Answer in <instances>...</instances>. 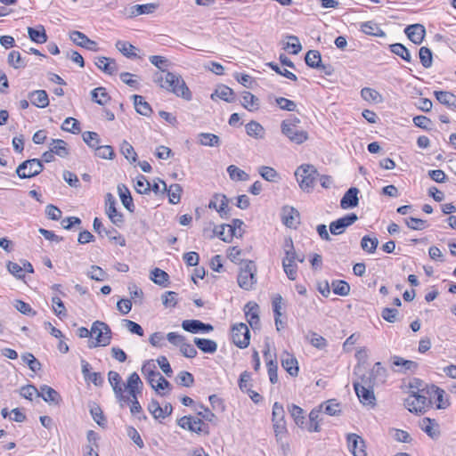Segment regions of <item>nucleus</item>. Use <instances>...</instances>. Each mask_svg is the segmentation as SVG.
Segmentation results:
<instances>
[{
    "label": "nucleus",
    "instance_id": "5",
    "mask_svg": "<svg viewBox=\"0 0 456 456\" xmlns=\"http://www.w3.org/2000/svg\"><path fill=\"white\" fill-rule=\"evenodd\" d=\"M404 406L416 414H423L431 407V398L426 394V390L422 394L409 395L404 400Z\"/></svg>",
    "mask_w": 456,
    "mask_h": 456
},
{
    "label": "nucleus",
    "instance_id": "18",
    "mask_svg": "<svg viewBox=\"0 0 456 456\" xmlns=\"http://www.w3.org/2000/svg\"><path fill=\"white\" fill-rule=\"evenodd\" d=\"M148 411L152 414L154 419H159L171 415L173 407L169 403L161 407L157 400L152 399L148 405Z\"/></svg>",
    "mask_w": 456,
    "mask_h": 456
},
{
    "label": "nucleus",
    "instance_id": "31",
    "mask_svg": "<svg viewBox=\"0 0 456 456\" xmlns=\"http://www.w3.org/2000/svg\"><path fill=\"white\" fill-rule=\"evenodd\" d=\"M420 428L432 439H436L440 436L439 426L435 419L424 418L421 421Z\"/></svg>",
    "mask_w": 456,
    "mask_h": 456
},
{
    "label": "nucleus",
    "instance_id": "15",
    "mask_svg": "<svg viewBox=\"0 0 456 456\" xmlns=\"http://www.w3.org/2000/svg\"><path fill=\"white\" fill-rule=\"evenodd\" d=\"M93 227L94 232H96L100 235L103 232L110 240L117 242L121 247H124L126 245L125 238L122 235H120L115 228L111 227L110 229H105L102 225V221L98 217H95L94 219Z\"/></svg>",
    "mask_w": 456,
    "mask_h": 456
},
{
    "label": "nucleus",
    "instance_id": "13",
    "mask_svg": "<svg viewBox=\"0 0 456 456\" xmlns=\"http://www.w3.org/2000/svg\"><path fill=\"white\" fill-rule=\"evenodd\" d=\"M116 199L111 193H107L105 196L106 214L112 224L117 226H121L124 223L123 214L118 212L116 208Z\"/></svg>",
    "mask_w": 456,
    "mask_h": 456
},
{
    "label": "nucleus",
    "instance_id": "38",
    "mask_svg": "<svg viewBox=\"0 0 456 456\" xmlns=\"http://www.w3.org/2000/svg\"><path fill=\"white\" fill-rule=\"evenodd\" d=\"M132 98L136 112L142 116L149 117L152 112V109L151 105L144 101V98L138 94H134Z\"/></svg>",
    "mask_w": 456,
    "mask_h": 456
},
{
    "label": "nucleus",
    "instance_id": "26",
    "mask_svg": "<svg viewBox=\"0 0 456 456\" xmlns=\"http://www.w3.org/2000/svg\"><path fill=\"white\" fill-rule=\"evenodd\" d=\"M159 182L162 184V192L167 193L168 200L171 204H177L181 200V193L183 191V188L178 183H173L167 188V183L159 179Z\"/></svg>",
    "mask_w": 456,
    "mask_h": 456
},
{
    "label": "nucleus",
    "instance_id": "64",
    "mask_svg": "<svg viewBox=\"0 0 456 456\" xmlns=\"http://www.w3.org/2000/svg\"><path fill=\"white\" fill-rule=\"evenodd\" d=\"M61 129L72 134H78L81 131L80 123L73 118H67L61 125Z\"/></svg>",
    "mask_w": 456,
    "mask_h": 456
},
{
    "label": "nucleus",
    "instance_id": "42",
    "mask_svg": "<svg viewBox=\"0 0 456 456\" xmlns=\"http://www.w3.org/2000/svg\"><path fill=\"white\" fill-rule=\"evenodd\" d=\"M246 133L248 135L256 139H262L265 137V128L256 121H250L246 125Z\"/></svg>",
    "mask_w": 456,
    "mask_h": 456
},
{
    "label": "nucleus",
    "instance_id": "50",
    "mask_svg": "<svg viewBox=\"0 0 456 456\" xmlns=\"http://www.w3.org/2000/svg\"><path fill=\"white\" fill-rule=\"evenodd\" d=\"M215 199L218 200V213L222 218H228L230 208H228L229 200L224 194H215Z\"/></svg>",
    "mask_w": 456,
    "mask_h": 456
},
{
    "label": "nucleus",
    "instance_id": "61",
    "mask_svg": "<svg viewBox=\"0 0 456 456\" xmlns=\"http://www.w3.org/2000/svg\"><path fill=\"white\" fill-rule=\"evenodd\" d=\"M134 189L140 194H146L151 191V183L144 175H139L136 177Z\"/></svg>",
    "mask_w": 456,
    "mask_h": 456
},
{
    "label": "nucleus",
    "instance_id": "19",
    "mask_svg": "<svg viewBox=\"0 0 456 456\" xmlns=\"http://www.w3.org/2000/svg\"><path fill=\"white\" fill-rule=\"evenodd\" d=\"M392 368L395 371L406 373L407 371H415L418 369V363L414 361L405 360L403 357L394 355L391 357Z\"/></svg>",
    "mask_w": 456,
    "mask_h": 456
},
{
    "label": "nucleus",
    "instance_id": "48",
    "mask_svg": "<svg viewBox=\"0 0 456 456\" xmlns=\"http://www.w3.org/2000/svg\"><path fill=\"white\" fill-rule=\"evenodd\" d=\"M92 100L99 105H105L110 97L104 87H97L91 92Z\"/></svg>",
    "mask_w": 456,
    "mask_h": 456
},
{
    "label": "nucleus",
    "instance_id": "58",
    "mask_svg": "<svg viewBox=\"0 0 456 456\" xmlns=\"http://www.w3.org/2000/svg\"><path fill=\"white\" fill-rule=\"evenodd\" d=\"M120 151L131 163L137 160V154L134 151V147L128 142L123 141L120 146Z\"/></svg>",
    "mask_w": 456,
    "mask_h": 456
},
{
    "label": "nucleus",
    "instance_id": "49",
    "mask_svg": "<svg viewBox=\"0 0 456 456\" xmlns=\"http://www.w3.org/2000/svg\"><path fill=\"white\" fill-rule=\"evenodd\" d=\"M305 61L307 66L314 69H318L322 66L321 53L316 50H310L306 53Z\"/></svg>",
    "mask_w": 456,
    "mask_h": 456
},
{
    "label": "nucleus",
    "instance_id": "47",
    "mask_svg": "<svg viewBox=\"0 0 456 456\" xmlns=\"http://www.w3.org/2000/svg\"><path fill=\"white\" fill-rule=\"evenodd\" d=\"M116 48L127 58H136V48L126 41L118 40L116 43Z\"/></svg>",
    "mask_w": 456,
    "mask_h": 456
},
{
    "label": "nucleus",
    "instance_id": "43",
    "mask_svg": "<svg viewBox=\"0 0 456 456\" xmlns=\"http://www.w3.org/2000/svg\"><path fill=\"white\" fill-rule=\"evenodd\" d=\"M28 34L30 40L37 44H44L47 41V35L43 26L38 28L28 27Z\"/></svg>",
    "mask_w": 456,
    "mask_h": 456
},
{
    "label": "nucleus",
    "instance_id": "40",
    "mask_svg": "<svg viewBox=\"0 0 456 456\" xmlns=\"http://www.w3.org/2000/svg\"><path fill=\"white\" fill-rule=\"evenodd\" d=\"M362 98L370 103H381L384 98L377 90L370 87H364L361 90Z\"/></svg>",
    "mask_w": 456,
    "mask_h": 456
},
{
    "label": "nucleus",
    "instance_id": "56",
    "mask_svg": "<svg viewBox=\"0 0 456 456\" xmlns=\"http://www.w3.org/2000/svg\"><path fill=\"white\" fill-rule=\"evenodd\" d=\"M90 413L94 419V420L101 427H104L106 424V419L103 415V412L101 409V407L95 403H93L90 405Z\"/></svg>",
    "mask_w": 456,
    "mask_h": 456
},
{
    "label": "nucleus",
    "instance_id": "16",
    "mask_svg": "<svg viewBox=\"0 0 456 456\" xmlns=\"http://www.w3.org/2000/svg\"><path fill=\"white\" fill-rule=\"evenodd\" d=\"M182 328L188 332L196 333H208L214 330V327L209 323H204L200 320H184L182 322Z\"/></svg>",
    "mask_w": 456,
    "mask_h": 456
},
{
    "label": "nucleus",
    "instance_id": "51",
    "mask_svg": "<svg viewBox=\"0 0 456 456\" xmlns=\"http://www.w3.org/2000/svg\"><path fill=\"white\" fill-rule=\"evenodd\" d=\"M168 274L159 268H154L151 273V280L154 283L163 287H167L166 282L168 281Z\"/></svg>",
    "mask_w": 456,
    "mask_h": 456
},
{
    "label": "nucleus",
    "instance_id": "6",
    "mask_svg": "<svg viewBox=\"0 0 456 456\" xmlns=\"http://www.w3.org/2000/svg\"><path fill=\"white\" fill-rule=\"evenodd\" d=\"M92 334H95V341H92L89 344V347L96 346H106L110 345L111 340V330L105 322L101 321H95L92 324L91 328Z\"/></svg>",
    "mask_w": 456,
    "mask_h": 456
},
{
    "label": "nucleus",
    "instance_id": "46",
    "mask_svg": "<svg viewBox=\"0 0 456 456\" xmlns=\"http://www.w3.org/2000/svg\"><path fill=\"white\" fill-rule=\"evenodd\" d=\"M241 104L248 110L253 111L259 108V100L253 94L245 92L242 96Z\"/></svg>",
    "mask_w": 456,
    "mask_h": 456
},
{
    "label": "nucleus",
    "instance_id": "55",
    "mask_svg": "<svg viewBox=\"0 0 456 456\" xmlns=\"http://www.w3.org/2000/svg\"><path fill=\"white\" fill-rule=\"evenodd\" d=\"M243 225V221L238 218H234L232 221L231 224H226V228H228V235L231 238V240L232 238L235 237H241L242 236V231L241 226Z\"/></svg>",
    "mask_w": 456,
    "mask_h": 456
},
{
    "label": "nucleus",
    "instance_id": "34",
    "mask_svg": "<svg viewBox=\"0 0 456 456\" xmlns=\"http://www.w3.org/2000/svg\"><path fill=\"white\" fill-rule=\"evenodd\" d=\"M299 213L294 208H283V216L282 222L283 224L289 228H296L298 224Z\"/></svg>",
    "mask_w": 456,
    "mask_h": 456
},
{
    "label": "nucleus",
    "instance_id": "29",
    "mask_svg": "<svg viewBox=\"0 0 456 456\" xmlns=\"http://www.w3.org/2000/svg\"><path fill=\"white\" fill-rule=\"evenodd\" d=\"M94 64L99 69L108 75H113L118 70L115 60L104 56L97 57Z\"/></svg>",
    "mask_w": 456,
    "mask_h": 456
},
{
    "label": "nucleus",
    "instance_id": "45",
    "mask_svg": "<svg viewBox=\"0 0 456 456\" xmlns=\"http://www.w3.org/2000/svg\"><path fill=\"white\" fill-rule=\"evenodd\" d=\"M142 387L143 383L136 372L129 375L126 385L128 392H142Z\"/></svg>",
    "mask_w": 456,
    "mask_h": 456
},
{
    "label": "nucleus",
    "instance_id": "2",
    "mask_svg": "<svg viewBox=\"0 0 456 456\" xmlns=\"http://www.w3.org/2000/svg\"><path fill=\"white\" fill-rule=\"evenodd\" d=\"M283 250L285 253V256L282 259L283 270L289 280L295 281L297 279V265L295 264L297 254L290 237L285 239Z\"/></svg>",
    "mask_w": 456,
    "mask_h": 456
},
{
    "label": "nucleus",
    "instance_id": "1",
    "mask_svg": "<svg viewBox=\"0 0 456 456\" xmlns=\"http://www.w3.org/2000/svg\"><path fill=\"white\" fill-rule=\"evenodd\" d=\"M154 81L159 84L162 88L175 94L178 97L187 101L191 99V93L180 75L167 72L164 77L161 73H156Z\"/></svg>",
    "mask_w": 456,
    "mask_h": 456
},
{
    "label": "nucleus",
    "instance_id": "14",
    "mask_svg": "<svg viewBox=\"0 0 456 456\" xmlns=\"http://www.w3.org/2000/svg\"><path fill=\"white\" fill-rule=\"evenodd\" d=\"M348 451L354 456H367L365 442L356 434H348L346 436Z\"/></svg>",
    "mask_w": 456,
    "mask_h": 456
},
{
    "label": "nucleus",
    "instance_id": "54",
    "mask_svg": "<svg viewBox=\"0 0 456 456\" xmlns=\"http://www.w3.org/2000/svg\"><path fill=\"white\" fill-rule=\"evenodd\" d=\"M379 245V240L376 237L365 235L362 238L361 248L368 253H374Z\"/></svg>",
    "mask_w": 456,
    "mask_h": 456
},
{
    "label": "nucleus",
    "instance_id": "32",
    "mask_svg": "<svg viewBox=\"0 0 456 456\" xmlns=\"http://www.w3.org/2000/svg\"><path fill=\"white\" fill-rule=\"evenodd\" d=\"M436 100L452 110H456V95L448 91H435Z\"/></svg>",
    "mask_w": 456,
    "mask_h": 456
},
{
    "label": "nucleus",
    "instance_id": "33",
    "mask_svg": "<svg viewBox=\"0 0 456 456\" xmlns=\"http://www.w3.org/2000/svg\"><path fill=\"white\" fill-rule=\"evenodd\" d=\"M323 414L329 416H338L342 411L341 404L336 399H330L320 405Z\"/></svg>",
    "mask_w": 456,
    "mask_h": 456
},
{
    "label": "nucleus",
    "instance_id": "30",
    "mask_svg": "<svg viewBox=\"0 0 456 456\" xmlns=\"http://www.w3.org/2000/svg\"><path fill=\"white\" fill-rule=\"evenodd\" d=\"M28 99L37 108H45L49 105L48 94L45 90H35L29 93Z\"/></svg>",
    "mask_w": 456,
    "mask_h": 456
},
{
    "label": "nucleus",
    "instance_id": "41",
    "mask_svg": "<svg viewBox=\"0 0 456 456\" xmlns=\"http://www.w3.org/2000/svg\"><path fill=\"white\" fill-rule=\"evenodd\" d=\"M50 148L55 155L61 158H65L69 154L67 142L61 139H52Z\"/></svg>",
    "mask_w": 456,
    "mask_h": 456
},
{
    "label": "nucleus",
    "instance_id": "28",
    "mask_svg": "<svg viewBox=\"0 0 456 456\" xmlns=\"http://www.w3.org/2000/svg\"><path fill=\"white\" fill-rule=\"evenodd\" d=\"M82 373L86 380H90L94 386H102L104 380L101 373L90 372L91 366L86 360H81Z\"/></svg>",
    "mask_w": 456,
    "mask_h": 456
},
{
    "label": "nucleus",
    "instance_id": "4",
    "mask_svg": "<svg viewBox=\"0 0 456 456\" xmlns=\"http://www.w3.org/2000/svg\"><path fill=\"white\" fill-rule=\"evenodd\" d=\"M237 282L240 288L245 290L253 289L256 283V266L253 261H244V265L240 267L238 274Z\"/></svg>",
    "mask_w": 456,
    "mask_h": 456
},
{
    "label": "nucleus",
    "instance_id": "17",
    "mask_svg": "<svg viewBox=\"0 0 456 456\" xmlns=\"http://www.w3.org/2000/svg\"><path fill=\"white\" fill-rule=\"evenodd\" d=\"M69 37L73 43L78 46L84 47L93 52L99 51L97 43L88 38L84 33L80 31H72L69 35Z\"/></svg>",
    "mask_w": 456,
    "mask_h": 456
},
{
    "label": "nucleus",
    "instance_id": "39",
    "mask_svg": "<svg viewBox=\"0 0 456 456\" xmlns=\"http://www.w3.org/2000/svg\"><path fill=\"white\" fill-rule=\"evenodd\" d=\"M361 30L369 36L384 37L386 33L379 28V24L373 20L362 22L361 24Z\"/></svg>",
    "mask_w": 456,
    "mask_h": 456
},
{
    "label": "nucleus",
    "instance_id": "3",
    "mask_svg": "<svg viewBox=\"0 0 456 456\" xmlns=\"http://www.w3.org/2000/svg\"><path fill=\"white\" fill-rule=\"evenodd\" d=\"M297 181L303 191H310L316 183L319 174L312 165H302L296 172Z\"/></svg>",
    "mask_w": 456,
    "mask_h": 456
},
{
    "label": "nucleus",
    "instance_id": "22",
    "mask_svg": "<svg viewBox=\"0 0 456 456\" xmlns=\"http://www.w3.org/2000/svg\"><path fill=\"white\" fill-rule=\"evenodd\" d=\"M404 32L412 43L419 45L424 39L426 29L423 25L417 23L407 26Z\"/></svg>",
    "mask_w": 456,
    "mask_h": 456
},
{
    "label": "nucleus",
    "instance_id": "7",
    "mask_svg": "<svg viewBox=\"0 0 456 456\" xmlns=\"http://www.w3.org/2000/svg\"><path fill=\"white\" fill-rule=\"evenodd\" d=\"M142 372L154 390L159 391L170 388V382L155 370V366H151L150 363H144L142 367Z\"/></svg>",
    "mask_w": 456,
    "mask_h": 456
},
{
    "label": "nucleus",
    "instance_id": "25",
    "mask_svg": "<svg viewBox=\"0 0 456 456\" xmlns=\"http://www.w3.org/2000/svg\"><path fill=\"white\" fill-rule=\"evenodd\" d=\"M281 366L292 377L298 375L299 368L297 358L288 352H284L281 356Z\"/></svg>",
    "mask_w": 456,
    "mask_h": 456
},
{
    "label": "nucleus",
    "instance_id": "62",
    "mask_svg": "<svg viewBox=\"0 0 456 456\" xmlns=\"http://www.w3.org/2000/svg\"><path fill=\"white\" fill-rule=\"evenodd\" d=\"M289 411L291 417L294 419L296 424L302 427L305 423V417L302 408L296 404L289 405Z\"/></svg>",
    "mask_w": 456,
    "mask_h": 456
},
{
    "label": "nucleus",
    "instance_id": "27",
    "mask_svg": "<svg viewBox=\"0 0 456 456\" xmlns=\"http://www.w3.org/2000/svg\"><path fill=\"white\" fill-rule=\"evenodd\" d=\"M159 4L158 3L133 5L129 9V17L134 18L142 14L153 13L159 8Z\"/></svg>",
    "mask_w": 456,
    "mask_h": 456
},
{
    "label": "nucleus",
    "instance_id": "44",
    "mask_svg": "<svg viewBox=\"0 0 456 456\" xmlns=\"http://www.w3.org/2000/svg\"><path fill=\"white\" fill-rule=\"evenodd\" d=\"M7 62L15 69H23L27 65L26 61L21 57L20 52L14 50L9 53Z\"/></svg>",
    "mask_w": 456,
    "mask_h": 456
},
{
    "label": "nucleus",
    "instance_id": "53",
    "mask_svg": "<svg viewBox=\"0 0 456 456\" xmlns=\"http://www.w3.org/2000/svg\"><path fill=\"white\" fill-rule=\"evenodd\" d=\"M390 50L395 55L401 57L403 60L410 62L411 61V56L409 50L402 44L395 43L390 45Z\"/></svg>",
    "mask_w": 456,
    "mask_h": 456
},
{
    "label": "nucleus",
    "instance_id": "12",
    "mask_svg": "<svg viewBox=\"0 0 456 456\" xmlns=\"http://www.w3.org/2000/svg\"><path fill=\"white\" fill-rule=\"evenodd\" d=\"M290 126L293 125L289 122L281 123V133L288 137L290 142L301 144L307 140L308 134L305 131Z\"/></svg>",
    "mask_w": 456,
    "mask_h": 456
},
{
    "label": "nucleus",
    "instance_id": "10",
    "mask_svg": "<svg viewBox=\"0 0 456 456\" xmlns=\"http://www.w3.org/2000/svg\"><path fill=\"white\" fill-rule=\"evenodd\" d=\"M232 339L238 347H248L250 341V332L248 326L243 322L233 325L232 328Z\"/></svg>",
    "mask_w": 456,
    "mask_h": 456
},
{
    "label": "nucleus",
    "instance_id": "11",
    "mask_svg": "<svg viewBox=\"0 0 456 456\" xmlns=\"http://www.w3.org/2000/svg\"><path fill=\"white\" fill-rule=\"evenodd\" d=\"M387 370L379 362L373 365L368 375H363L361 377V379L374 387L383 385L387 381Z\"/></svg>",
    "mask_w": 456,
    "mask_h": 456
},
{
    "label": "nucleus",
    "instance_id": "8",
    "mask_svg": "<svg viewBox=\"0 0 456 456\" xmlns=\"http://www.w3.org/2000/svg\"><path fill=\"white\" fill-rule=\"evenodd\" d=\"M354 387L360 402L362 404L371 407L376 404V397L373 391L374 386L360 378V381L354 382Z\"/></svg>",
    "mask_w": 456,
    "mask_h": 456
},
{
    "label": "nucleus",
    "instance_id": "36",
    "mask_svg": "<svg viewBox=\"0 0 456 456\" xmlns=\"http://www.w3.org/2000/svg\"><path fill=\"white\" fill-rule=\"evenodd\" d=\"M359 189L356 187L349 188L344 194V209L354 208L359 204Z\"/></svg>",
    "mask_w": 456,
    "mask_h": 456
},
{
    "label": "nucleus",
    "instance_id": "52",
    "mask_svg": "<svg viewBox=\"0 0 456 456\" xmlns=\"http://www.w3.org/2000/svg\"><path fill=\"white\" fill-rule=\"evenodd\" d=\"M227 173L233 181H247L249 179V175L235 165H230L227 167Z\"/></svg>",
    "mask_w": 456,
    "mask_h": 456
},
{
    "label": "nucleus",
    "instance_id": "21",
    "mask_svg": "<svg viewBox=\"0 0 456 456\" xmlns=\"http://www.w3.org/2000/svg\"><path fill=\"white\" fill-rule=\"evenodd\" d=\"M247 320L253 330L260 327L259 306L255 302H248L244 307Z\"/></svg>",
    "mask_w": 456,
    "mask_h": 456
},
{
    "label": "nucleus",
    "instance_id": "9",
    "mask_svg": "<svg viewBox=\"0 0 456 456\" xmlns=\"http://www.w3.org/2000/svg\"><path fill=\"white\" fill-rule=\"evenodd\" d=\"M43 169L42 161L38 159H32L20 163L16 169V174L20 179L31 178L39 175Z\"/></svg>",
    "mask_w": 456,
    "mask_h": 456
},
{
    "label": "nucleus",
    "instance_id": "59",
    "mask_svg": "<svg viewBox=\"0 0 456 456\" xmlns=\"http://www.w3.org/2000/svg\"><path fill=\"white\" fill-rule=\"evenodd\" d=\"M95 155L101 159H112L115 156L113 148L110 145H97L94 149Z\"/></svg>",
    "mask_w": 456,
    "mask_h": 456
},
{
    "label": "nucleus",
    "instance_id": "35",
    "mask_svg": "<svg viewBox=\"0 0 456 456\" xmlns=\"http://www.w3.org/2000/svg\"><path fill=\"white\" fill-rule=\"evenodd\" d=\"M118 191L123 206L130 212H134V205L128 188L125 184L118 185Z\"/></svg>",
    "mask_w": 456,
    "mask_h": 456
},
{
    "label": "nucleus",
    "instance_id": "20",
    "mask_svg": "<svg viewBox=\"0 0 456 456\" xmlns=\"http://www.w3.org/2000/svg\"><path fill=\"white\" fill-rule=\"evenodd\" d=\"M177 424L183 429H188L191 432L200 434L203 431L202 427L204 425L201 419L193 418L191 416H183L178 419Z\"/></svg>",
    "mask_w": 456,
    "mask_h": 456
},
{
    "label": "nucleus",
    "instance_id": "57",
    "mask_svg": "<svg viewBox=\"0 0 456 456\" xmlns=\"http://www.w3.org/2000/svg\"><path fill=\"white\" fill-rule=\"evenodd\" d=\"M232 95L233 91L230 87L222 86L216 89L215 93L212 94L211 98L214 99L215 96H217L225 102H231L233 100Z\"/></svg>",
    "mask_w": 456,
    "mask_h": 456
},
{
    "label": "nucleus",
    "instance_id": "23",
    "mask_svg": "<svg viewBox=\"0 0 456 456\" xmlns=\"http://www.w3.org/2000/svg\"><path fill=\"white\" fill-rule=\"evenodd\" d=\"M37 397H42L45 402L54 405L60 404L61 401L60 394L55 389L47 385H43L40 387V390H38L37 393Z\"/></svg>",
    "mask_w": 456,
    "mask_h": 456
},
{
    "label": "nucleus",
    "instance_id": "37",
    "mask_svg": "<svg viewBox=\"0 0 456 456\" xmlns=\"http://www.w3.org/2000/svg\"><path fill=\"white\" fill-rule=\"evenodd\" d=\"M196 346L206 354H214L217 350V344L216 341L208 338H194L193 340Z\"/></svg>",
    "mask_w": 456,
    "mask_h": 456
},
{
    "label": "nucleus",
    "instance_id": "60",
    "mask_svg": "<svg viewBox=\"0 0 456 456\" xmlns=\"http://www.w3.org/2000/svg\"><path fill=\"white\" fill-rule=\"evenodd\" d=\"M259 175L268 182H275L279 178L277 171L267 166H262L258 169Z\"/></svg>",
    "mask_w": 456,
    "mask_h": 456
},
{
    "label": "nucleus",
    "instance_id": "24",
    "mask_svg": "<svg viewBox=\"0 0 456 456\" xmlns=\"http://www.w3.org/2000/svg\"><path fill=\"white\" fill-rule=\"evenodd\" d=\"M426 394H428L429 398H431V403L433 402V399L436 400V402L437 403V409H445L449 405L448 401L444 399V390H443L442 388L435 385H430L429 387H428Z\"/></svg>",
    "mask_w": 456,
    "mask_h": 456
},
{
    "label": "nucleus",
    "instance_id": "63",
    "mask_svg": "<svg viewBox=\"0 0 456 456\" xmlns=\"http://www.w3.org/2000/svg\"><path fill=\"white\" fill-rule=\"evenodd\" d=\"M404 223L410 229L414 231H421L428 227L426 220L415 217H407L404 219Z\"/></svg>",
    "mask_w": 456,
    "mask_h": 456
}]
</instances>
